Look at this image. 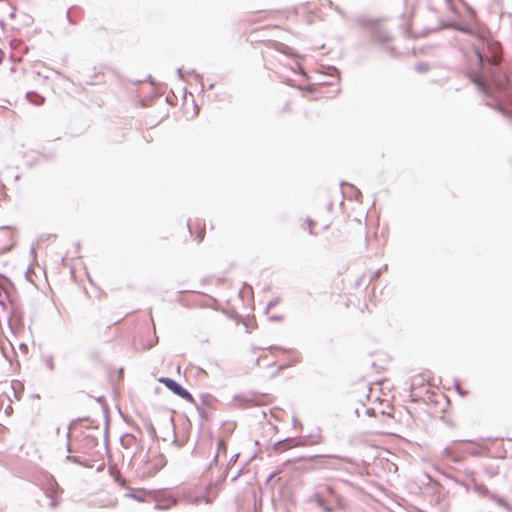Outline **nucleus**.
Instances as JSON below:
<instances>
[{"label":"nucleus","instance_id":"f257e3e1","mask_svg":"<svg viewBox=\"0 0 512 512\" xmlns=\"http://www.w3.org/2000/svg\"><path fill=\"white\" fill-rule=\"evenodd\" d=\"M475 55L483 73L473 77V81L484 88V79L491 76L495 86L499 90H505L508 86V78L505 75L496 76V68L501 61L502 51L498 42L492 40L483 41V45L475 50ZM485 91V89H483Z\"/></svg>","mask_w":512,"mask_h":512},{"label":"nucleus","instance_id":"f03ea898","mask_svg":"<svg viewBox=\"0 0 512 512\" xmlns=\"http://www.w3.org/2000/svg\"><path fill=\"white\" fill-rule=\"evenodd\" d=\"M430 373L428 371L415 374L411 378L410 392L414 400L423 397L430 388Z\"/></svg>","mask_w":512,"mask_h":512},{"label":"nucleus","instance_id":"7ed1b4c3","mask_svg":"<svg viewBox=\"0 0 512 512\" xmlns=\"http://www.w3.org/2000/svg\"><path fill=\"white\" fill-rule=\"evenodd\" d=\"M219 487L215 483H209L206 485L203 493L199 495H194L193 493L187 494V499L190 503L193 504H211L218 495Z\"/></svg>","mask_w":512,"mask_h":512},{"label":"nucleus","instance_id":"20e7f679","mask_svg":"<svg viewBox=\"0 0 512 512\" xmlns=\"http://www.w3.org/2000/svg\"><path fill=\"white\" fill-rule=\"evenodd\" d=\"M159 382L164 384L168 389H170L172 392H174L176 395L181 397L182 399L188 401V402H194L193 396L184 389L181 385L176 383L174 380L170 378H160Z\"/></svg>","mask_w":512,"mask_h":512},{"label":"nucleus","instance_id":"39448f33","mask_svg":"<svg viewBox=\"0 0 512 512\" xmlns=\"http://www.w3.org/2000/svg\"><path fill=\"white\" fill-rule=\"evenodd\" d=\"M15 243L14 231L8 227L0 228V250L8 251Z\"/></svg>","mask_w":512,"mask_h":512},{"label":"nucleus","instance_id":"423d86ee","mask_svg":"<svg viewBox=\"0 0 512 512\" xmlns=\"http://www.w3.org/2000/svg\"><path fill=\"white\" fill-rule=\"evenodd\" d=\"M450 9L456 13L461 15L464 11L468 14H472V9L463 1V0H446Z\"/></svg>","mask_w":512,"mask_h":512},{"label":"nucleus","instance_id":"0eeeda50","mask_svg":"<svg viewBox=\"0 0 512 512\" xmlns=\"http://www.w3.org/2000/svg\"><path fill=\"white\" fill-rule=\"evenodd\" d=\"M60 495H61V491H59L58 488L53 487L50 490V492H49V497H50L49 505H50L51 508H56L59 505V503L61 501Z\"/></svg>","mask_w":512,"mask_h":512},{"label":"nucleus","instance_id":"6e6552de","mask_svg":"<svg viewBox=\"0 0 512 512\" xmlns=\"http://www.w3.org/2000/svg\"><path fill=\"white\" fill-rule=\"evenodd\" d=\"M195 230H192V233H195V237L198 242H201L205 237V225L204 223L197 221L195 223Z\"/></svg>","mask_w":512,"mask_h":512},{"label":"nucleus","instance_id":"1a4fd4ad","mask_svg":"<svg viewBox=\"0 0 512 512\" xmlns=\"http://www.w3.org/2000/svg\"><path fill=\"white\" fill-rule=\"evenodd\" d=\"M314 501L316 502V504L321 507L324 511H328L330 512L331 509L326 505V502L325 500L323 499V497L319 494H316L314 496Z\"/></svg>","mask_w":512,"mask_h":512},{"label":"nucleus","instance_id":"9d476101","mask_svg":"<svg viewBox=\"0 0 512 512\" xmlns=\"http://www.w3.org/2000/svg\"><path fill=\"white\" fill-rule=\"evenodd\" d=\"M4 413L7 416H10L13 413V408L10 403L5 407Z\"/></svg>","mask_w":512,"mask_h":512},{"label":"nucleus","instance_id":"9b49d317","mask_svg":"<svg viewBox=\"0 0 512 512\" xmlns=\"http://www.w3.org/2000/svg\"><path fill=\"white\" fill-rule=\"evenodd\" d=\"M326 492H327V494H329V495H331V496H333V495H334V493H335V492H334L333 487H332V486H329V485H328V486H326Z\"/></svg>","mask_w":512,"mask_h":512},{"label":"nucleus","instance_id":"f8f14e48","mask_svg":"<svg viewBox=\"0 0 512 512\" xmlns=\"http://www.w3.org/2000/svg\"><path fill=\"white\" fill-rule=\"evenodd\" d=\"M4 56H5L4 52L0 49V64L3 62Z\"/></svg>","mask_w":512,"mask_h":512},{"label":"nucleus","instance_id":"ddd939ff","mask_svg":"<svg viewBox=\"0 0 512 512\" xmlns=\"http://www.w3.org/2000/svg\"><path fill=\"white\" fill-rule=\"evenodd\" d=\"M4 401V397H0V402H3Z\"/></svg>","mask_w":512,"mask_h":512}]
</instances>
